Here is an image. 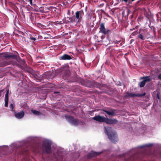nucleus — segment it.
Segmentation results:
<instances>
[{
    "label": "nucleus",
    "mask_w": 161,
    "mask_h": 161,
    "mask_svg": "<svg viewBox=\"0 0 161 161\" xmlns=\"http://www.w3.org/2000/svg\"><path fill=\"white\" fill-rule=\"evenodd\" d=\"M52 142L47 139L43 140L42 149L43 153L49 154L48 159L50 161H63L66 154L64 149L57 148L53 151L51 148Z\"/></svg>",
    "instance_id": "nucleus-1"
},
{
    "label": "nucleus",
    "mask_w": 161,
    "mask_h": 161,
    "mask_svg": "<svg viewBox=\"0 0 161 161\" xmlns=\"http://www.w3.org/2000/svg\"><path fill=\"white\" fill-rule=\"evenodd\" d=\"M105 133L108 136L110 141L112 142L115 143L118 141L116 132L110 127H105L104 129Z\"/></svg>",
    "instance_id": "nucleus-2"
},
{
    "label": "nucleus",
    "mask_w": 161,
    "mask_h": 161,
    "mask_svg": "<svg viewBox=\"0 0 161 161\" xmlns=\"http://www.w3.org/2000/svg\"><path fill=\"white\" fill-rule=\"evenodd\" d=\"M84 15V12L82 10L77 11L75 12V16H73L74 19L73 20L75 21V25L78 24H80L83 22V18Z\"/></svg>",
    "instance_id": "nucleus-3"
},
{
    "label": "nucleus",
    "mask_w": 161,
    "mask_h": 161,
    "mask_svg": "<svg viewBox=\"0 0 161 161\" xmlns=\"http://www.w3.org/2000/svg\"><path fill=\"white\" fill-rule=\"evenodd\" d=\"M65 117L66 120L72 125L75 126L78 125L79 121L77 119H74L73 117L68 115H65Z\"/></svg>",
    "instance_id": "nucleus-4"
},
{
    "label": "nucleus",
    "mask_w": 161,
    "mask_h": 161,
    "mask_svg": "<svg viewBox=\"0 0 161 161\" xmlns=\"http://www.w3.org/2000/svg\"><path fill=\"white\" fill-rule=\"evenodd\" d=\"M141 79H143V80L141 81L139 84V86L141 87H143L145 86L147 82H148L151 80V79L150 78V76H147L144 77H142L141 78Z\"/></svg>",
    "instance_id": "nucleus-5"
},
{
    "label": "nucleus",
    "mask_w": 161,
    "mask_h": 161,
    "mask_svg": "<svg viewBox=\"0 0 161 161\" xmlns=\"http://www.w3.org/2000/svg\"><path fill=\"white\" fill-rule=\"evenodd\" d=\"M99 33H102L104 35H106L109 33L110 31L108 29H106L104 24L103 23L101 24L99 28Z\"/></svg>",
    "instance_id": "nucleus-6"
},
{
    "label": "nucleus",
    "mask_w": 161,
    "mask_h": 161,
    "mask_svg": "<svg viewBox=\"0 0 161 161\" xmlns=\"http://www.w3.org/2000/svg\"><path fill=\"white\" fill-rule=\"evenodd\" d=\"M23 143L24 142H18L12 144L10 146L11 149L12 150H14L17 149L20 147H21Z\"/></svg>",
    "instance_id": "nucleus-7"
},
{
    "label": "nucleus",
    "mask_w": 161,
    "mask_h": 161,
    "mask_svg": "<svg viewBox=\"0 0 161 161\" xmlns=\"http://www.w3.org/2000/svg\"><path fill=\"white\" fill-rule=\"evenodd\" d=\"M146 95L145 93H144L142 94H135V93H130L128 92H127L125 95L126 97H142Z\"/></svg>",
    "instance_id": "nucleus-8"
},
{
    "label": "nucleus",
    "mask_w": 161,
    "mask_h": 161,
    "mask_svg": "<svg viewBox=\"0 0 161 161\" xmlns=\"http://www.w3.org/2000/svg\"><path fill=\"white\" fill-rule=\"evenodd\" d=\"M102 153V152H96L92 151L88 154L87 158H89L97 156L99 155Z\"/></svg>",
    "instance_id": "nucleus-9"
},
{
    "label": "nucleus",
    "mask_w": 161,
    "mask_h": 161,
    "mask_svg": "<svg viewBox=\"0 0 161 161\" xmlns=\"http://www.w3.org/2000/svg\"><path fill=\"white\" fill-rule=\"evenodd\" d=\"M105 119L104 117L101 116L99 115H97L92 118V119L94 120L97 121L99 122H103Z\"/></svg>",
    "instance_id": "nucleus-10"
},
{
    "label": "nucleus",
    "mask_w": 161,
    "mask_h": 161,
    "mask_svg": "<svg viewBox=\"0 0 161 161\" xmlns=\"http://www.w3.org/2000/svg\"><path fill=\"white\" fill-rule=\"evenodd\" d=\"M25 115L23 111H21L19 112L14 113V116L16 118L18 119H21L23 118Z\"/></svg>",
    "instance_id": "nucleus-11"
},
{
    "label": "nucleus",
    "mask_w": 161,
    "mask_h": 161,
    "mask_svg": "<svg viewBox=\"0 0 161 161\" xmlns=\"http://www.w3.org/2000/svg\"><path fill=\"white\" fill-rule=\"evenodd\" d=\"M104 121V122L107 124H114L117 122V120L116 119H109L106 118Z\"/></svg>",
    "instance_id": "nucleus-12"
},
{
    "label": "nucleus",
    "mask_w": 161,
    "mask_h": 161,
    "mask_svg": "<svg viewBox=\"0 0 161 161\" xmlns=\"http://www.w3.org/2000/svg\"><path fill=\"white\" fill-rule=\"evenodd\" d=\"M59 59L61 60H70L71 59V57L70 55L68 54H64L62 56L60 57Z\"/></svg>",
    "instance_id": "nucleus-13"
},
{
    "label": "nucleus",
    "mask_w": 161,
    "mask_h": 161,
    "mask_svg": "<svg viewBox=\"0 0 161 161\" xmlns=\"http://www.w3.org/2000/svg\"><path fill=\"white\" fill-rule=\"evenodd\" d=\"M9 90H8L5 94V98L4 100L5 104L6 107H7L8 105V99Z\"/></svg>",
    "instance_id": "nucleus-14"
},
{
    "label": "nucleus",
    "mask_w": 161,
    "mask_h": 161,
    "mask_svg": "<svg viewBox=\"0 0 161 161\" xmlns=\"http://www.w3.org/2000/svg\"><path fill=\"white\" fill-rule=\"evenodd\" d=\"M66 21H67L68 22H69L70 23H72V24L75 25V21L73 20V19H74L73 16L70 17H67L66 18Z\"/></svg>",
    "instance_id": "nucleus-15"
},
{
    "label": "nucleus",
    "mask_w": 161,
    "mask_h": 161,
    "mask_svg": "<svg viewBox=\"0 0 161 161\" xmlns=\"http://www.w3.org/2000/svg\"><path fill=\"white\" fill-rule=\"evenodd\" d=\"M32 151L35 153H39V147L38 145H37L36 146L33 147L32 149Z\"/></svg>",
    "instance_id": "nucleus-16"
},
{
    "label": "nucleus",
    "mask_w": 161,
    "mask_h": 161,
    "mask_svg": "<svg viewBox=\"0 0 161 161\" xmlns=\"http://www.w3.org/2000/svg\"><path fill=\"white\" fill-rule=\"evenodd\" d=\"M153 143H148L147 144H144V145H143L142 146H139L138 147L140 148H144V147H150L151 146H153Z\"/></svg>",
    "instance_id": "nucleus-17"
},
{
    "label": "nucleus",
    "mask_w": 161,
    "mask_h": 161,
    "mask_svg": "<svg viewBox=\"0 0 161 161\" xmlns=\"http://www.w3.org/2000/svg\"><path fill=\"white\" fill-rule=\"evenodd\" d=\"M31 111L35 115H40L41 114V113L38 111H36V110H34L33 109H32L31 110Z\"/></svg>",
    "instance_id": "nucleus-18"
},
{
    "label": "nucleus",
    "mask_w": 161,
    "mask_h": 161,
    "mask_svg": "<svg viewBox=\"0 0 161 161\" xmlns=\"http://www.w3.org/2000/svg\"><path fill=\"white\" fill-rule=\"evenodd\" d=\"M103 111L106 112L108 114L110 115H113L115 113V111L113 110L111 111L103 110Z\"/></svg>",
    "instance_id": "nucleus-19"
},
{
    "label": "nucleus",
    "mask_w": 161,
    "mask_h": 161,
    "mask_svg": "<svg viewBox=\"0 0 161 161\" xmlns=\"http://www.w3.org/2000/svg\"><path fill=\"white\" fill-rule=\"evenodd\" d=\"M9 147L7 146L0 147V149L4 151H6L8 150V148Z\"/></svg>",
    "instance_id": "nucleus-20"
},
{
    "label": "nucleus",
    "mask_w": 161,
    "mask_h": 161,
    "mask_svg": "<svg viewBox=\"0 0 161 161\" xmlns=\"http://www.w3.org/2000/svg\"><path fill=\"white\" fill-rule=\"evenodd\" d=\"M157 20H159L161 21V13H158L157 14Z\"/></svg>",
    "instance_id": "nucleus-21"
},
{
    "label": "nucleus",
    "mask_w": 161,
    "mask_h": 161,
    "mask_svg": "<svg viewBox=\"0 0 161 161\" xmlns=\"http://www.w3.org/2000/svg\"><path fill=\"white\" fill-rule=\"evenodd\" d=\"M10 63H7L6 62L4 61V62H2L1 64H0V67H3L4 66L8 65Z\"/></svg>",
    "instance_id": "nucleus-22"
},
{
    "label": "nucleus",
    "mask_w": 161,
    "mask_h": 161,
    "mask_svg": "<svg viewBox=\"0 0 161 161\" xmlns=\"http://www.w3.org/2000/svg\"><path fill=\"white\" fill-rule=\"evenodd\" d=\"M92 13H89L88 14V15L87 16V18L88 20H89L90 19H91L92 18Z\"/></svg>",
    "instance_id": "nucleus-23"
},
{
    "label": "nucleus",
    "mask_w": 161,
    "mask_h": 161,
    "mask_svg": "<svg viewBox=\"0 0 161 161\" xmlns=\"http://www.w3.org/2000/svg\"><path fill=\"white\" fill-rule=\"evenodd\" d=\"M138 37L139 39H140L142 40H144L145 39V38L141 34H140L139 35Z\"/></svg>",
    "instance_id": "nucleus-24"
},
{
    "label": "nucleus",
    "mask_w": 161,
    "mask_h": 161,
    "mask_svg": "<svg viewBox=\"0 0 161 161\" xmlns=\"http://www.w3.org/2000/svg\"><path fill=\"white\" fill-rule=\"evenodd\" d=\"M9 108L11 110L13 111L14 108V106L13 104L11 103L9 105Z\"/></svg>",
    "instance_id": "nucleus-25"
},
{
    "label": "nucleus",
    "mask_w": 161,
    "mask_h": 161,
    "mask_svg": "<svg viewBox=\"0 0 161 161\" xmlns=\"http://www.w3.org/2000/svg\"><path fill=\"white\" fill-rule=\"evenodd\" d=\"M38 11L41 13L43 12H44V8L43 7H41L39 8Z\"/></svg>",
    "instance_id": "nucleus-26"
},
{
    "label": "nucleus",
    "mask_w": 161,
    "mask_h": 161,
    "mask_svg": "<svg viewBox=\"0 0 161 161\" xmlns=\"http://www.w3.org/2000/svg\"><path fill=\"white\" fill-rule=\"evenodd\" d=\"M27 2H29L30 4L31 5H33L32 0H25Z\"/></svg>",
    "instance_id": "nucleus-27"
},
{
    "label": "nucleus",
    "mask_w": 161,
    "mask_h": 161,
    "mask_svg": "<svg viewBox=\"0 0 161 161\" xmlns=\"http://www.w3.org/2000/svg\"><path fill=\"white\" fill-rule=\"evenodd\" d=\"M158 78L159 79L161 80V73L158 75Z\"/></svg>",
    "instance_id": "nucleus-28"
},
{
    "label": "nucleus",
    "mask_w": 161,
    "mask_h": 161,
    "mask_svg": "<svg viewBox=\"0 0 161 161\" xmlns=\"http://www.w3.org/2000/svg\"><path fill=\"white\" fill-rule=\"evenodd\" d=\"M30 39L35 41L36 40V38L34 37H30Z\"/></svg>",
    "instance_id": "nucleus-29"
},
{
    "label": "nucleus",
    "mask_w": 161,
    "mask_h": 161,
    "mask_svg": "<svg viewBox=\"0 0 161 161\" xmlns=\"http://www.w3.org/2000/svg\"><path fill=\"white\" fill-rule=\"evenodd\" d=\"M67 14L69 15L70 14V12L69 10H68L67 11Z\"/></svg>",
    "instance_id": "nucleus-30"
},
{
    "label": "nucleus",
    "mask_w": 161,
    "mask_h": 161,
    "mask_svg": "<svg viewBox=\"0 0 161 161\" xmlns=\"http://www.w3.org/2000/svg\"><path fill=\"white\" fill-rule=\"evenodd\" d=\"M105 37V36L104 35H102L101 37V38L103 40V39Z\"/></svg>",
    "instance_id": "nucleus-31"
},
{
    "label": "nucleus",
    "mask_w": 161,
    "mask_h": 161,
    "mask_svg": "<svg viewBox=\"0 0 161 161\" xmlns=\"http://www.w3.org/2000/svg\"><path fill=\"white\" fill-rule=\"evenodd\" d=\"M157 98L158 99H160V97H159V95L158 94H157Z\"/></svg>",
    "instance_id": "nucleus-32"
},
{
    "label": "nucleus",
    "mask_w": 161,
    "mask_h": 161,
    "mask_svg": "<svg viewBox=\"0 0 161 161\" xmlns=\"http://www.w3.org/2000/svg\"><path fill=\"white\" fill-rule=\"evenodd\" d=\"M21 154H22L23 155H24L26 153H24V152H22L21 153Z\"/></svg>",
    "instance_id": "nucleus-33"
},
{
    "label": "nucleus",
    "mask_w": 161,
    "mask_h": 161,
    "mask_svg": "<svg viewBox=\"0 0 161 161\" xmlns=\"http://www.w3.org/2000/svg\"><path fill=\"white\" fill-rule=\"evenodd\" d=\"M59 93V92H54V93Z\"/></svg>",
    "instance_id": "nucleus-34"
},
{
    "label": "nucleus",
    "mask_w": 161,
    "mask_h": 161,
    "mask_svg": "<svg viewBox=\"0 0 161 161\" xmlns=\"http://www.w3.org/2000/svg\"><path fill=\"white\" fill-rule=\"evenodd\" d=\"M121 83L120 82H119V83L118 85H121Z\"/></svg>",
    "instance_id": "nucleus-35"
},
{
    "label": "nucleus",
    "mask_w": 161,
    "mask_h": 161,
    "mask_svg": "<svg viewBox=\"0 0 161 161\" xmlns=\"http://www.w3.org/2000/svg\"><path fill=\"white\" fill-rule=\"evenodd\" d=\"M135 0H130V2L132 1V2H133Z\"/></svg>",
    "instance_id": "nucleus-36"
},
{
    "label": "nucleus",
    "mask_w": 161,
    "mask_h": 161,
    "mask_svg": "<svg viewBox=\"0 0 161 161\" xmlns=\"http://www.w3.org/2000/svg\"><path fill=\"white\" fill-rule=\"evenodd\" d=\"M12 57V56H7V57Z\"/></svg>",
    "instance_id": "nucleus-37"
}]
</instances>
